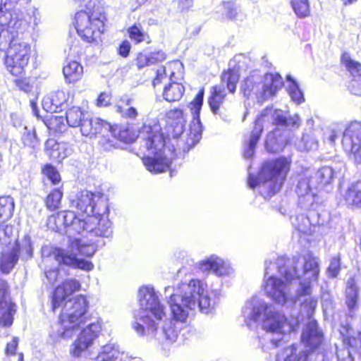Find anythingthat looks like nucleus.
<instances>
[{"label":"nucleus","mask_w":361,"mask_h":361,"mask_svg":"<svg viewBox=\"0 0 361 361\" xmlns=\"http://www.w3.org/2000/svg\"><path fill=\"white\" fill-rule=\"evenodd\" d=\"M268 263L269 265L271 264V262L265 261L263 287L266 295L275 302L283 305L291 299L288 282L293 280L299 281L295 302H300L301 305L305 298L312 296V284L317 281L320 271L318 258L308 255L303 259L294 257L291 260L286 261L284 257H278L276 262L278 271L284 276L286 282L279 276H268Z\"/></svg>","instance_id":"obj_1"},{"label":"nucleus","mask_w":361,"mask_h":361,"mask_svg":"<svg viewBox=\"0 0 361 361\" xmlns=\"http://www.w3.org/2000/svg\"><path fill=\"white\" fill-rule=\"evenodd\" d=\"M88 308L87 298L79 295L65 302L61 315V329L58 330L59 338H69L80 325L86 324L70 348L71 355L75 358L80 357L93 345L102 329V318L97 312L89 314Z\"/></svg>","instance_id":"obj_2"},{"label":"nucleus","mask_w":361,"mask_h":361,"mask_svg":"<svg viewBox=\"0 0 361 361\" xmlns=\"http://www.w3.org/2000/svg\"><path fill=\"white\" fill-rule=\"evenodd\" d=\"M140 310L135 314L132 327L139 336L155 338L159 343H174L178 336L182 323L173 317V319L164 322L161 329L157 328L159 322L165 316L164 307L150 286H142L138 292Z\"/></svg>","instance_id":"obj_3"},{"label":"nucleus","mask_w":361,"mask_h":361,"mask_svg":"<svg viewBox=\"0 0 361 361\" xmlns=\"http://www.w3.org/2000/svg\"><path fill=\"white\" fill-rule=\"evenodd\" d=\"M241 316L244 323L249 328L261 322L262 327L266 331L264 339L270 341V346L262 345L264 351H267L269 348L278 347L283 335L296 331L302 320L299 317L288 320L286 316L276 310L271 304L257 296L245 302Z\"/></svg>","instance_id":"obj_4"},{"label":"nucleus","mask_w":361,"mask_h":361,"mask_svg":"<svg viewBox=\"0 0 361 361\" xmlns=\"http://www.w3.org/2000/svg\"><path fill=\"white\" fill-rule=\"evenodd\" d=\"M207 285L197 279H191L178 283L176 287L164 289L172 317L179 321H186L189 312L198 307L202 313L212 311L219 302L216 290L208 291Z\"/></svg>","instance_id":"obj_5"},{"label":"nucleus","mask_w":361,"mask_h":361,"mask_svg":"<svg viewBox=\"0 0 361 361\" xmlns=\"http://www.w3.org/2000/svg\"><path fill=\"white\" fill-rule=\"evenodd\" d=\"M27 27L26 20L13 18L7 13L0 20V49L6 50L5 64L13 75H20L27 65L30 56V46L23 39V32Z\"/></svg>","instance_id":"obj_6"},{"label":"nucleus","mask_w":361,"mask_h":361,"mask_svg":"<svg viewBox=\"0 0 361 361\" xmlns=\"http://www.w3.org/2000/svg\"><path fill=\"white\" fill-rule=\"evenodd\" d=\"M108 216V204L103 203L102 209L98 208L95 214L86 216L84 219H79L72 211L61 212L57 214L56 222L63 224L66 233L69 235L86 233L90 236L109 238L112 236L113 231Z\"/></svg>","instance_id":"obj_7"},{"label":"nucleus","mask_w":361,"mask_h":361,"mask_svg":"<svg viewBox=\"0 0 361 361\" xmlns=\"http://www.w3.org/2000/svg\"><path fill=\"white\" fill-rule=\"evenodd\" d=\"M142 147L146 149L147 155L142 161L146 169L154 173H159L168 169L176 157L173 146H166L163 133L159 128L145 126L140 132Z\"/></svg>","instance_id":"obj_8"},{"label":"nucleus","mask_w":361,"mask_h":361,"mask_svg":"<svg viewBox=\"0 0 361 361\" xmlns=\"http://www.w3.org/2000/svg\"><path fill=\"white\" fill-rule=\"evenodd\" d=\"M104 241L91 242L87 243L82 239L75 238L72 242V251L77 250L78 254L90 257L96 252L99 245H104ZM42 261L48 263L51 260L56 261L58 265H66L73 268L80 269L84 271H91L94 268L93 264L85 259H78L76 253L68 250L45 245L41 250Z\"/></svg>","instance_id":"obj_9"},{"label":"nucleus","mask_w":361,"mask_h":361,"mask_svg":"<svg viewBox=\"0 0 361 361\" xmlns=\"http://www.w3.org/2000/svg\"><path fill=\"white\" fill-rule=\"evenodd\" d=\"M290 160L285 157L264 162L257 178L249 176V187L254 189L259 185L260 188H267V195L269 197L276 194L283 184L290 169Z\"/></svg>","instance_id":"obj_10"},{"label":"nucleus","mask_w":361,"mask_h":361,"mask_svg":"<svg viewBox=\"0 0 361 361\" xmlns=\"http://www.w3.org/2000/svg\"><path fill=\"white\" fill-rule=\"evenodd\" d=\"M270 115L272 116L273 123L276 126L292 128H298L300 126V119L298 114H294L287 118L281 110L264 109L256 118L255 127L251 132L248 142L245 145L243 152L245 158L250 159L254 155L255 147L263 130V123L265 121L266 118H268Z\"/></svg>","instance_id":"obj_11"},{"label":"nucleus","mask_w":361,"mask_h":361,"mask_svg":"<svg viewBox=\"0 0 361 361\" xmlns=\"http://www.w3.org/2000/svg\"><path fill=\"white\" fill-rule=\"evenodd\" d=\"M317 302V297L309 296L302 300L300 310L301 316L309 319L302 331L301 339L304 345L311 350L318 348L324 338L323 332L319 327L317 322L312 319Z\"/></svg>","instance_id":"obj_12"},{"label":"nucleus","mask_w":361,"mask_h":361,"mask_svg":"<svg viewBox=\"0 0 361 361\" xmlns=\"http://www.w3.org/2000/svg\"><path fill=\"white\" fill-rule=\"evenodd\" d=\"M104 17L81 10L75 16V27L78 35L86 42L100 39L104 28Z\"/></svg>","instance_id":"obj_13"},{"label":"nucleus","mask_w":361,"mask_h":361,"mask_svg":"<svg viewBox=\"0 0 361 361\" xmlns=\"http://www.w3.org/2000/svg\"><path fill=\"white\" fill-rule=\"evenodd\" d=\"M66 121L69 126L80 127L82 135L90 137L101 129L109 128V123L106 121L93 117L88 112L83 111L77 106H73L66 111Z\"/></svg>","instance_id":"obj_14"},{"label":"nucleus","mask_w":361,"mask_h":361,"mask_svg":"<svg viewBox=\"0 0 361 361\" xmlns=\"http://www.w3.org/2000/svg\"><path fill=\"white\" fill-rule=\"evenodd\" d=\"M238 80L239 74L235 68H229L221 74L222 85L214 86L212 89L211 96L208 99L210 109L214 114L219 115L220 106L223 104L226 96L224 85H226L229 92L234 93Z\"/></svg>","instance_id":"obj_15"},{"label":"nucleus","mask_w":361,"mask_h":361,"mask_svg":"<svg viewBox=\"0 0 361 361\" xmlns=\"http://www.w3.org/2000/svg\"><path fill=\"white\" fill-rule=\"evenodd\" d=\"M204 95V89L202 87L195 98L188 104L192 119L190 123L188 137L186 140V144L192 147L195 146L202 138V133L203 126L200 121V111L203 105V99Z\"/></svg>","instance_id":"obj_16"},{"label":"nucleus","mask_w":361,"mask_h":361,"mask_svg":"<svg viewBox=\"0 0 361 361\" xmlns=\"http://www.w3.org/2000/svg\"><path fill=\"white\" fill-rule=\"evenodd\" d=\"M342 146L350 159L361 164V122L349 123L343 132Z\"/></svg>","instance_id":"obj_17"},{"label":"nucleus","mask_w":361,"mask_h":361,"mask_svg":"<svg viewBox=\"0 0 361 361\" xmlns=\"http://www.w3.org/2000/svg\"><path fill=\"white\" fill-rule=\"evenodd\" d=\"M319 207L314 206L307 209L308 212L306 215L301 214L291 216L290 221L293 227L299 233L305 235H312L314 233L316 228L324 223L323 220H321Z\"/></svg>","instance_id":"obj_18"},{"label":"nucleus","mask_w":361,"mask_h":361,"mask_svg":"<svg viewBox=\"0 0 361 361\" xmlns=\"http://www.w3.org/2000/svg\"><path fill=\"white\" fill-rule=\"evenodd\" d=\"M313 177L301 178L296 187V193L298 196V204L302 209H310L314 206H319L318 196L314 190L318 188L314 184Z\"/></svg>","instance_id":"obj_19"},{"label":"nucleus","mask_w":361,"mask_h":361,"mask_svg":"<svg viewBox=\"0 0 361 361\" xmlns=\"http://www.w3.org/2000/svg\"><path fill=\"white\" fill-rule=\"evenodd\" d=\"M71 206L79 212L86 214L87 216H92L98 211V208L102 209V204L106 203L100 200L99 195L88 190H82L78 192L75 197L71 200Z\"/></svg>","instance_id":"obj_20"},{"label":"nucleus","mask_w":361,"mask_h":361,"mask_svg":"<svg viewBox=\"0 0 361 361\" xmlns=\"http://www.w3.org/2000/svg\"><path fill=\"white\" fill-rule=\"evenodd\" d=\"M264 89V78L259 71H255L243 81L240 90L247 98L255 97L258 102L265 100L263 94Z\"/></svg>","instance_id":"obj_21"},{"label":"nucleus","mask_w":361,"mask_h":361,"mask_svg":"<svg viewBox=\"0 0 361 361\" xmlns=\"http://www.w3.org/2000/svg\"><path fill=\"white\" fill-rule=\"evenodd\" d=\"M80 283L78 280L72 279L65 280L61 285L56 288L53 293L51 299L52 310L56 311L63 305L68 296L80 290Z\"/></svg>","instance_id":"obj_22"},{"label":"nucleus","mask_w":361,"mask_h":361,"mask_svg":"<svg viewBox=\"0 0 361 361\" xmlns=\"http://www.w3.org/2000/svg\"><path fill=\"white\" fill-rule=\"evenodd\" d=\"M198 268L202 272L212 271L219 276L228 275L232 271L228 264L215 255L200 261L198 263Z\"/></svg>","instance_id":"obj_23"},{"label":"nucleus","mask_w":361,"mask_h":361,"mask_svg":"<svg viewBox=\"0 0 361 361\" xmlns=\"http://www.w3.org/2000/svg\"><path fill=\"white\" fill-rule=\"evenodd\" d=\"M342 60L353 78L348 87L350 92L361 96V63L347 56H343Z\"/></svg>","instance_id":"obj_24"},{"label":"nucleus","mask_w":361,"mask_h":361,"mask_svg":"<svg viewBox=\"0 0 361 361\" xmlns=\"http://www.w3.org/2000/svg\"><path fill=\"white\" fill-rule=\"evenodd\" d=\"M46 152L53 160L60 162L72 154L73 149L68 143H59L49 140L45 145Z\"/></svg>","instance_id":"obj_25"},{"label":"nucleus","mask_w":361,"mask_h":361,"mask_svg":"<svg viewBox=\"0 0 361 361\" xmlns=\"http://www.w3.org/2000/svg\"><path fill=\"white\" fill-rule=\"evenodd\" d=\"M109 128L106 129L104 128L93 135V136H96L97 134L102 133V136L99 141V145L105 152H112L121 147V145L116 137V129L112 131V126L110 123H109Z\"/></svg>","instance_id":"obj_26"},{"label":"nucleus","mask_w":361,"mask_h":361,"mask_svg":"<svg viewBox=\"0 0 361 361\" xmlns=\"http://www.w3.org/2000/svg\"><path fill=\"white\" fill-rule=\"evenodd\" d=\"M18 246H12L8 248H1V257L0 261V270L4 274H8L18 260Z\"/></svg>","instance_id":"obj_27"},{"label":"nucleus","mask_w":361,"mask_h":361,"mask_svg":"<svg viewBox=\"0 0 361 361\" xmlns=\"http://www.w3.org/2000/svg\"><path fill=\"white\" fill-rule=\"evenodd\" d=\"M275 361H307V355L305 350H299L295 345H291L279 350Z\"/></svg>","instance_id":"obj_28"},{"label":"nucleus","mask_w":361,"mask_h":361,"mask_svg":"<svg viewBox=\"0 0 361 361\" xmlns=\"http://www.w3.org/2000/svg\"><path fill=\"white\" fill-rule=\"evenodd\" d=\"M346 204L353 207H361V180L350 184L343 194Z\"/></svg>","instance_id":"obj_29"},{"label":"nucleus","mask_w":361,"mask_h":361,"mask_svg":"<svg viewBox=\"0 0 361 361\" xmlns=\"http://www.w3.org/2000/svg\"><path fill=\"white\" fill-rule=\"evenodd\" d=\"M264 89L263 94L265 99L273 97L276 92L282 87V78L279 74L268 73L264 76Z\"/></svg>","instance_id":"obj_30"},{"label":"nucleus","mask_w":361,"mask_h":361,"mask_svg":"<svg viewBox=\"0 0 361 361\" xmlns=\"http://www.w3.org/2000/svg\"><path fill=\"white\" fill-rule=\"evenodd\" d=\"M63 74L66 82H75L81 79L83 74V67L76 61H71L64 66Z\"/></svg>","instance_id":"obj_31"},{"label":"nucleus","mask_w":361,"mask_h":361,"mask_svg":"<svg viewBox=\"0 0 361 361\" xmlns=\"http://www.w3.org/2000/svg\"><path fill=\"white\" fill-rule=\"evenodd\" d=\"M168 117L173 120L171 124L173 127L172 136L173 138H178L184 132L185 118L183 111L179 109L171 110L168 113Z\"/></svg>","instance_id":"obj_32"},{"label":"nucleus","mask_w":361,"mask_h":361,"mask_svg":"<svg viewBox=\"0 0 361 361\" xmlns=\"http://www.w3.org/2000/svg\"><path fill=\"white\" fill-rule=\"evenodd\" d=\"M184 86L178 82H171L164 88L163 96L169 102L178 101L183 97Z\"/></svg>","instance_id":"obj_33"},{"label":"nucleus","mask_w":361,"mask_h":361,"mask_svg":"<svg viewBox=\"0 0 361 361\" xmlns=\"http://www.w3.org/2000/svg\"><path fill=\"white\" fill-rule=\"evenodd\" d=\"M358 288L354 279H349L345 288V304L350 310H354L357 304Z\"/></svg>","instance_id":"obj_34"},{"label":"nucleus","mask_w":361,"mask_h":361,"mask_svg":"<svg viewBox=\"0 0 361 361\" xmlns=\"http://www.w3.org/2000/svg\"><path fill=\"white\" fill-rule=\"evenodd\" d=\"M15 208L13 199L10 196L0 197V223L10 219Z\"/></svg>","instance_id":"obj_35"},{"label":"nucleus","mask_w":361,"mask_h":361,"mask_svg":"<svg viewBox=\"0 0 361 361\" xmlns=\"http://www.w3.org/2000/svg\"><path fill=\"white\" fill-rule=\"evenodd\" d=\"M94 361H122V358L120 352L113 344H107L102 347Z\"/></svg>","instance_id":"obj_36"},{"label":"nucleus","mask_w":361,"mask_h":361,"mask_svg":"<svg viewBox=\"0 0 361 361\" xmlns=\"http://www.w3.org/2000/svg\"><path fill=\"white\" fill-rule=\"evenodd\" d=\"M14 228L11 225L0 224V247H11L15 240Z\"/></svg>","instance_id":"obj_37"},{"label":"nucleus","mask_w":361,"mask_h":361,"mask_svg":"<svg viewBox=\"0 0 361 361\" xmlns=\"http://www.w3.org/2000/svg\"><path fill=\"white\" fill-rule=\"evenodd\" d=\"M121 102L124 106H117L116 111L125 118L135 119L138 113L135 108L131 106L133 99L128 97H123L121 98Z\"/></svg>","instance_id":"obj_38"},{"label":"nucleus","mask_w":361,"mask_h":361,"mask_svg":"<svg viewBox=\"0 0 361 361\" xmlns=\"http://www.w3.org/2000/svg\"><path fill=\"white\" fill-rule=\"evenodd\" d=\"M286 79L290 82L288 87V92L292 101L297 104L302 103L305 100L304 94L297 82L289 75H287Z\"/></svg>","instance_id":"obj_39"},{"label":"nucleus","mask_w":361,"mask_h":361,"mask_svg":"<svg viewBox=\"0 0 361 361\" xmlns=\"http://www.w3.org/2000/svg\"><path fill=\"white\" fill-rule=\"evenodd\" d=\"M334 171L330 166H323L317 171L315 176L313 177L314 181L318 180L317 187L327 185L331 183L334 179Z\"/></svg>","instance_id":"obj_40"},{"label":"nucleus","mask_w":361,"mask_h":361,"mask_svg":"<svg viewBox=\"0 0 361 361\" xmlns=\"http://www.w3.org/2000/svg\"><path fill=\"white\" fill-rule=\"evenodd\" d=\"M129 37L135 42V44H139L142 42L146 41L147 43L151 42L149 35L143 30L140 25L135 24L128 29Z\"/></svg>","instance_id":"obj_41"},{"label":"nucleus","mask_w":361,"mask_h":361,"mask_svg":"<svg viewBox=\"0 0 361 361\" xmlns=\"http://www.w3.org/2000/svg\"><path fill=\"white\" fill-rule=\"evenodd\" d=\"M12 246H18V253L20 252L22 257L29 259L33 255V245L31 241V238L28 235H25L20 242L15 241Z\"/></svg>","instance_id":"obj_42"},{"label":"nucleus","mask_w":361,"mask_h":361,"mask_svg":"<svg viewBox=\"0 0 361 361\" xmlns=\"http://www.w3.org/2000/svg\"><path fill=\"white\" fill-rule=\"evenodd\" d=\"M62 197L63 192L60 188L54 189L46 198L45 204L47 208L50 211L58 209L61 205Z\"/></svg>","instance_id":"obj_43"},{"label":"nucleus","mask_w":361,"mask_h":361,"mask_svg":"<svg viewBox=\"0 0 361 361\" xmlns=\"http://www.w3.org/2000/svg\"><path fill=\"white\" fill-rule=\"evenodd\" d=\"M290 4L298 18H303L310 15V9L308 0H292Z\"/></svg>","instance_id":"obj_44"},{"label":"nucleus","mask_w":361,"mask_h":361,"mask_svg":"<svg viewBox=\"0 0 361 361\" xmlns=\"http://www.w3.org/2000/svg\"><path fill=\"white\" fill-rule=\"evenodd\" d=\"M116 129V137L117 141L131 142L134 140V134L126 126H112V131Z\"/></svg>","instance_id":"obj_45"},{"label":"nucleus","mask_w":361,"mask_h":361,"mask_svg":"<svg viewBox=\"0 0 361 361\" xmlns=\"http://www.w3.org/2000/svg\"><path fill=\"white\" fill-rule=\"evenodd\" d=\"M341 257L340 256H334L329 262V264L326 269V275L329 278L335 279L336 278L341 271Z\"/></svg>","instance_id":"obj_46"},{"label":"nucleus","mask_w":361,"mask_h":361,"mask_svg":"<svg viewBox=\"0 0 361 361\" xmlns=\"http://www.w3.org/2000/svg\"><path fill=\"white\" fill-rule=\"evenodd\" d=\"M44 175H45L51 183L56 185L61 180V176L55 167L50 164H47L42 169Z\"/></svg>","instance_id":"obj_47"},{"label":"nucleus","mask_w":361,"mask_h":361,"mask_svg":"<svg viewBox=\"0 0 361 361\" xmlns=\"http://www.w3.org/2000/svg\"><path fill=\"white\" fill-rule=\"evenodd\" d=\"M305 149L307 151L314 150L318 147V142L314 137L310 135H304L302 138Z\"/></svg>","instance_id":"obj_48"},{"label":"nucleus","mask_w":361,"mask_h":361,"mask_svg":"<svg viewBox=\"0 0 361 361\" xmlns=\"http://www.w3.org/2000/svg\"><path fill=\"white\" fill-rule=\"evenodd\" d=\"M25 132L23 133L22 136V140L23 143L27 146H34L37 142V137L35 131L32 132L27 131V128H25Z\"/></svg>","instance_id":"obj_49"},{"label":"nucleus","mask_w":361,"mask_h":361,"mask_svg":"<svg viewBox=\"0 0 361 361\" xmlns=\"http://www.w3.org/2000/svg\"><path fill=\"white\" fill-rule=\"evenodd\" d=\"M348 347V345H345L343 348L336 350L338 361H353L351 353Z\"/></svg>","instance_id":"obj_50"},{"label":"nucleus","mask_w":361,"mask_h":361,"mask_svg":"<svg viewBox=\"0 0 361 361\" xmlns=\"http://www.w3.org/2000/svg\"><path fill=\"white\" fill-rule=\"evenodd\" d=\"M151 61L149 55L140 53L136 59V65L139 69H141L147 66L151 65Z\"/></svg>","instance_id":"obj_51"},{"label":"nucleus","mask_w":361,"mask_h":361,"mask_svg":"<svg viewBox=\"0 0 361 361\" xmlns=\"http://www.w3.org/2000/svg\"><path fill=\"white\" fill-rule=\"evenodd\" d=\"M16 86L22 91L28 93L32 91V86L26 78L16 79L15 80Z\"/></svg>","instance_id":"obj_52"},{"label":"nucleus","mask_w":361,"mask_h":361,"mask_svg":"<svg viewBox=\"0 0 361 361\" xmlns=\"http://www.w3.org/2000/svg\"><path fill=\"white\" fill-rule=\"evenodd\" d=\"M45 276L47 282L51 285H54L58 280L59 269L55 268L46 271Z\"/></svg>","instance_id":"obj_53"},{"label":"nucleus","mask_w":361,"mask_h":361,"mask_svg":"<svg viewBox=\"0 0 361 361\" xmlns=\"http://www.w3.org/2000/svg\"><path fill=\"white\" fill-rule=\"evenodd\" d=\"M18 341L19 339L18 337H13L12 341L7 343L5 351L6 355H13L16 354Z\"/></svg>","instance_id":"obj_54"},{"label":"nucleus","mask_w":361,"mask_h":361,"mask_svg":"<svg viewBox=\"0 0 361 361\" xmlns=\"http://www.w3.org/2000/svg\"><path fill=\"white\" fill-rule=\"evenodd\" d=\"M111 95L106 92H102L97 100V105L98 106H107L110 104Z\"/></svg>","instance_id":"obj_55"},{"label":"nucleus","mask_w":361,"mask_h":361,"mask_svg":"<svg viewBox=\"0 0 361 361\" xmlns=\"http://www.w3.org/2000/svg\"><path fill=\"white\" fill-rule=\"evenodd\" d=\"M131 45L127 40L122 42L118 48L119 55L123 57H127L130 53Z\"/></svg>","instance_id":"obj_56"},{"label":"nucleus","mask_w":361,"mask_h":361,"mask_svg":"<svg viewBox=\"0 0 361 361\" xmlns=\"http://www.w3.org/2000/svg\"><path fill=\"white\" fill-rule=\"evenodd\" d=\"M149 56L152 64L161 62L166 59V54L162 51L152 52L149 54Z\"/></svg>","instance_id":"obj_57"},{"label":"nucleus","mask_w":361,"mask_h":361,"mask_svg":"<svg viewBox=\"0 0 361 361\" xmlns=\"http://www.w3.org/2000/svg\"><path fill=\"white\" fill-rule=\"evenodd\" d=\"M224 8L226 10L227 16L231 19H235L236 9L234 8V4L232 2L228 1L224 4Z\"/></svg>","instance_id":"obj_58"},{"label":"nucleus","mask_w":361,"mask_h":361,"mask_svg":"<svg viewBox=\"0 0 361 361\" xmlns=\"http://www.w3.org/2000/svg\"><path fill=\"white\" fill-rule=\"evenodd\" d=\"M71 44L69 47V53L68 55L75 57L77 56H79L81 53V49L79 47V42L78 40H72L71 39Z\"/></svg>","instance_id":"obj_59"},{"label":"nucleus","mask_w":361,"mask_h":361,"mask_svg":"<svg viewBox=\"0 0 361 361\" xmlns=\"http://www.w3.org/2000/svg\"><path fill=\"white\" fill-rule=\"evenodd\" d=\"M166 75L165 68L161 67L157 70V76L154 79L152 84H153L154 87H156V85L160 84L161 82H162V81L164 80H166Z\"/></svg>","instance_id":"obj_60"},{"label":"nucleus","mask_w":361,"mask_h":361,"mask_svg":"<svg viewBox=\"0 0 361 361\" xmlns=\"http://www.w3.org/2000/svg\"><path fill=\"white\" fill-rule=\"evenodd\" d=\"M193 5L192 0H180L178 2V8L181 11H188Z\"/></svg>","instance_id":"obj_61"},{"label":"nucleus","mask_w":361,"mask_h":361,"mask_svg":"<svg viewBox=\"0 0 361 361\" xmlns=\"http://www.w3.org/2000/svg\"><path fill=\"white\" fill-rule=\"evenodd\" d=\"M32 16L34 18V20H33L34 24L35 25H38L40 21V16H39V11L37 9H35L33 11Z\"/></svg>","instance_id":"obj_62"},{"label":"nucleus","mask_w":361,"mask_h":361,"mask_svg":"<svg viewBox=\"0 0 361 361\" xmlns=\"http://www.w3.org/2000/svg\"><path fill=\"white\" fill-rule=\"evenodd\" d=\"M76 2L80 4V6L81 8L86 7L88 8V5L90 4L91 0H74Z\"/></svg>","instance_id":"obj_63"},{"label":"nucleus","mask_w":361,"mask_h":361,"mask_svg":"<svg viewBox=\"0 0 361 361\" xmlns=\"http://www.w3.org/2000/svg\"><path fill=\"white\" fill-rule=\"evenodd\" d=\"M337 138V135L335 132H332L331 135L329 136V140L331 142H334L336 139Z\"/></svg>","instance_id":"obj_64"}]
</instances>
